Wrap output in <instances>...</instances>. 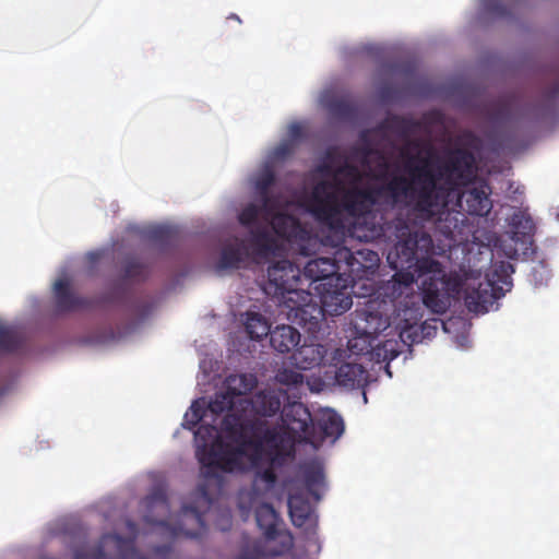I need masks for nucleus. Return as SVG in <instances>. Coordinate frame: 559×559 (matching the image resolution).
I'll return each instance as SVG.
<instances>
[{"instance_id": "1", "label": "nucleus", "mask_w": 559, "mask_h": 559, "mask_svg": "<svg viewBox=\"0 0 559 559\" xmlns=\"http://www.w3.org/2000/svg\"><path fill=\"white\" fill-rule=\"evenodd\" d=\"M224 437L217 435L212 425H201L194 431L195 455L202 465L204 478L197 488L199 498L209 508L213 497L209 491L211 483L222 486L218 471L233 473L258 467L266 452L281 449L283 436L277 428L266 423L243 419L235 414L225 415L222 421Z\"/></svg>"}, {"instance_id": "2", "label": "nucleus", "mask_w": 559, "mask_h": 559, "mask_svg": "<svg viewBox=\"0 0 559 559\" xmlns=\"http://www.w3.org/2000/svg\"><path fill=\"white\" fill-rule=\"evenodd\" d=\"M423 301L435 313H443L450 305V298L464 293V304L471 312L484 313L489 310L497 299L504 295V288L510 289L509 272H514L513 265L502 262L491 276L485 278H466L459 275H447L443 265L437 261L436 266L421 270Z\"/></svg>"}, {"instance_id": "3", "label": "nucleus", "mask_w": 559, "mask_h": 559, "mask_svg": "<svg viewBox=\"0 0 559 559\" xmlns=\"http://www.w3.org/2000/svg\"><path fill=\"white\" fill-rule=\"evenodd\" d=\"M331 187L330 181H320L313 188L309 211L316 221L334 233L338 241L344 240L356 222L362 221L369 234V228L376 223L372 207L385 203L382 186L342 189L340 199L336 191H329Z\"/></svg>"}, {"instance_id": "4", "label": "nucleus", "mask_w": 559, "mask_h": 559, "mask_svg": "<svg viewBox=\"0 0 559 559\" xmlns=\"http://www.w3.org/2000/svg\"><path fill=\"white\" fill-rule=\"evenodd\" d=\"M416 158L421 165L416 169L417 175L426 183L421 189V202L425 205L433 204L436 213L443 204V188L440 183L448 190H456L476 178V159L466 148H450L442 155L430 148L425 155L417 154Z\"/></svg>"}, {"instance_id": "5", "label": "nucleus", "mask_w": 559, "mask_h": 559, "mask_svg": "<svg viewBox=\"0 0 559 559\" xmlns=\"http://www.w3.org/2000/svg\"><path fill=\"white\" fill-rule=\"evenodd\" d=\"M381 221L373 223L365 237L394 243L386 257L392 269L417 266V270H427L437 265V260L431 258L435 245L428 233L413 228L402 214L392 219L381 216Z\"/></svg>"}, {"instance_id": "6", "label": "nucleus", "mask_w": 559, "mask_h": 559, "mask_svg": "<svg viewBox=\"0 0 559 559\" xmlns=\"http://www.w3.org/2000/svg\"><path fill=\"white\" fill-rule=\"evenodd\" d=\"M299 266L288 260H280L267 269V281L263 285L264 293L275 299L280 306L294 312L296 319L305 320L309 312L311 292L304 289Z\"/></svg>"}, {"instance_id": "7", "label": "nucleus", "mask_w": 559, "mask_h": 559, "mask_svg": "<svg viewBox=\"0 0 559 559\" xmlns=\"http://www.w3.org/2000/svg\"><path fill=\"white\" fill-rule=\"evenodd\" d=\"M420 162H417L416 155L407 157L404 168L406 176H393L388 182L382 183V190L385 197V203L395 205L402 198L407 200V204L412 205L414 211L421 217L431 218L436 213L433 204L425 205L421 201V189L425 181L418 177L415 169L420 168Z\"/></svg>"}, {"instance_id": "8", "label": "nucleus", "mask_w": 559, "mask_h": 559, "mask_svg": "<svg viewBox=\"0 0 559 559\" xmlns=\"http://www.w3.org/2000/svg\"><path fill=\"white\" fill-rule=\"evenodd\" d=\"M126 524L131 537L123 538L118 534H104L95 547L81 546L76 548L73 559H146L136 551L134 546L138 535L136 525L131 520H128Z\"/></svg>"}, {"instance_id": "9", "label": "nucleus", "mask_w": 559, "mask_h": 559, "mask_svg": "<svg viewBox=\"0 0 559 559\" xmlns=\"http://www.w3.org/2000/svg\"><path fill=\"white\" fill-rule=\"evenodd\" d=\"M333 236L335 238L334 247L336 248L333 258H316L308 261L304 267L305 280L310 281V285L319 283L313 287L314 290L330 285L331 282L343 281L345 275L343 264L353 265V261L356 259L348 248L338 247L343 240L338 241L334 233Z\"/></svg>"}, {"instance_id": "10", "label": "nucleus", "mask_w": 559, "mask_h": 559, "mask_svg": "<svg viewBox=\"0 0 559 559\" xmlns=\"http://www.w3.org/2000/svg\"><path fill=\"white\" fill-rule=\"evenodd\" d=\"M319 295V304L313 301V295L311 294V301L309 304L308 313L305 320H318L320 316H340L346 312L353 305L350 292L348 290V277L343 276V281L331 282L330 285H325L316 290Z\"/></svg>"}, {"instance_id": "11", "label": "nucleus", "mask_w": 559, "mask_h": 559, "mask_svg": "<svg viewBox=\"0 0 559 559\" xmlns=\"http://www.w3.org/2000/svg\"><path fill=\"white\" fill-rule=\"evenodd\" d=\"M354 337L348 341V348L355 354L369 352L377 336L386 330L389 320L378 311L360 309L355 311L352 320Z\"/></svg>"}, {"instance_id": "12", "label": "nucleus", "mask_w": 559, "mask_h": 559, "mask_svg": "<svg viewBox=\"0 0 559 559\" xmlns=\"http://www.w3.org/2000/svg\"><path fill=\"white\" fill-rule=\"evenodd\" d=\"M457 194V206L469 215L486 216L492 209L491 187L484 179H473Z\"/></svg>"}, {"instance_id": "13", "label": "nucleus", "mask_w": 559, "mask_h": 559, "mask_svg": "<svg viewBox=\"0 0 559 559\" xmlns=\"http://www.w3.org/2000/svg\"><path fill=\"white\" fill-rule=\"evenodd\" d=\"M249 259L250 250L246 240L234 237L223 245L219 259L216 263V270H237L249 261Z\"/></svg>"}, {"instance_id": "14", "label": "nucleus", "mask_w": 559, "mask_h": 559, "mask_svg": "<svg viewBox=\"0 0 559 559\" xmlns=\"http://www.w3.org/2000/svg\"><path fill=\"white\" fill-rule=\"evenodd\" d=\"M175 537L186 536L189 538H199L205 531L203 513L194 506H182L180 512V523L170 528Z\"/></svg>"}, {"instance_id": "15", "label": "nucleus", "mask_w": 559, "mask_h": 559, "mask_svg": "<svg viewBox=\"0 0 559 559\" xmlns=\"http://www.w3.org/2000/svg\"><path fill=\"white\" fill-rule=\"evenodd\" d=\"M255 521L265 537L262 543L267 546H280L281 536L290 535L277 528L278 515L270 503H262L255 509Z\"/></svg>"}, {"instance_id": "16", "label": "nucleus", "mask_w": 559, "mask_h": 559, "mask_svg": "<svg viewBox=\"0 0 559 559\" xmlns=\"http://www.w3.org/2000/svg\"><path fill=\"white\" fill-rule=\"evenodd\" d=\"M242 412L251 406L252 411L263 417H272L277 414L282 406V393L275 390H263L257 392L250 400H243Z\"/></svg>"}, {"instance_id": "17", "label": "nucleus", "mask_w": 559, "mask_h": 559, "mask_svg": "<svg viewBox=\"0 0 559 559\" xmlns=\"http://www.w3.org/2000/svg\"><path fill=\"white\" fill-rule=\"evenodd\" d=\"M144 506L150 512H157L158 518L151 514L145 515V521L150 524L169 527L170 506L167 499L166 490L162 487L155 488L145 499Z\"/></svg>"}, {"instance_id": "18", "label": "nucleus", "mask_w": 559, "mask_h": 559, "mask_svg": "<svg viewBox=\"0 0 559 559\" xmlns=\"http://www.w3.org/2000/svg\"><path fill=\"white\" fill-rule=\"evenodd\" d=\"M56 306L59 311L70 312L91 308L93 300L75 295L67 280H58L55 284Z\"/></svg>"}, {"instance_id": "19", "label": "nucleus", "mask_w": 559, "mask_h": 559, "mask_svg": "<svg viewBox=\"0 0 559 559\" xmlns=\"http://www.w3.org/2000/svg\"><path fill=\"white\" fill-rule=\"evenodd\" d=\"M283 424L296 435L307 433L312 421L308 408L298 402L284 406L282 412Z\"/></svg>"}, {"instance_id": "20", "label": "nucleus", "mask_w": 559, "mask_h": 559, "mask_svg": "<svg viewBox=\"0 0 559 559\" xmlns=\"http://www.w3.org/2000/svg\"><path fill=\"white\" fill-rule=\"evenodd\" d=\"M293 544L292 535H282L280 546H267L262 540H258L254 542L251 550L242 551L237 559H261L283 556L292 549Z\"/></svg>"}, {"instance_id": "21", "label": "nucleus", "mask_w": 559, "mask_h": 559, "mask_svg": "<svg viewBox=\"0 0 559 559\" xmlns=\"http://www.w3.org/2000/svg\"><path fill=\"white\" fill-rule=\"evenodd\" d=\"M368 371L356 362L342 364L335 373L338 385L347 389L362 388L367 383Z\"/></svg>"}, {"instance_id": "22", "label": "nucleus", "mask_w": 559, "mask_h": 559, "mask_svg": "<svg viewBox=\"0 0 559 559\" xmlns=\"http://www.w3.org/2000/svg\"><path fill=\"white\" fill-rule=\"evenodd\" d=\"M290 359L293 364L302 370L311 369L319 366L325 354V349L320 344H304L300 347H295Z\"/></svg>"}, {"instance_id": "23", "label": "nucleus", "mask_w": 559, "mask_h": 559, "mask_svg": "<svg viewBox=\"0 0 559 559\" xmlns=\"http://www.w3.org/2000/svg\"><path fill=\"white\" fill-rule=\"evenodd\" d=\"M224 385L225 391L238 402L242 409L243 400H248L245 396L257 385V379L253 374H230L225 379Z\"/></svg>"}, {"instance_id": "24", "label": "nucleus", "mask_w": 559, "mask_h": 559, "mask_svg": "<svg viewBox=\"0 0 559 559\" xmlns=\"http://www.w3.org/2000/svg\"><path fill=\"white\" fill-rule=\"evenodd\" d=\"M300 342V333L292 325H278L270 332L271 346L278 353H289Z\"/></svg>"}, {"instance_id": "25", "label": "nucleus", "mask_w": 559, "mask_h": 559, "mask_svg": "<svg viewBox=\"0 0 559 559\" xmlns=\"http://www.w3.org/2000/svg\"><path fill=\"white\" fill-rule=\"evenodd\" d=\"M288 509L293 524L297 527L306 525L313 513V508L310 501L301 491H296L289 495Z\"/></svg>"}, {"instance_id": "26", "label": "nucleus", "mask_w": 559, "mask_h": 559, "mask_svg": "<svg viewBox=\"0 0 559 559\" xmlns=\"http://www.w3.org/2000/svg\"><path fill=\"white\" fill-rule=\"evenodd\" d=\"M318 428L325 439L335 441L344 432V421L335 411L326 409L318 418Z\"/></svg>"}, {"instance_id": "27", "label": "nucleus", "mask_w": 559, "mask_h": 559, "mask_svg": "<svg viewBox=\"0 0 559 559\" xmlns=\"http://www.w3.org/2000/svg\"><path fill=\"white\" fill-rule=\"evenodd\" d=\"M324 105L329 112L336 119L349 120L356 116L357 106L348 96L326 97Z\"/></svg>"}, {"instance_id": "28", "label": "nucleus", "mask_w": 559, "mask_h": 559, "mask_svg": "<svg viewBox=\"0 0 559 559\" xmlns=\"http://www.w3.org/2000/svg\"><path fill=\"white\" fill-rule=\"evenodd\" d=\"M511 226L516 239L521 238L523 243L532 245L535 224L528 214L522 211L515 212L511 218Z\"/></svg>"}, {"instance_id": "29", "label": "nucleus", "mask_w": 559, "mask_h": 559, "mask_svg": "<svg viewBox=\"0 0 559 559\" xmlns=\"http://www.w3.org/2000/svg\"><path fill=\"white\" fill-rule=\"evenodd\" d=\"M353 255L356 258L353 261V265L343 264V272L346 275L347 273H360L367 269H371L377 266L380 259L377 252L369 249H360L356 252H353Z\"/></svg>"}, {"instance_id": "30", "label": "nucleus", "mask_w": 559, "mask_h": 559, "mask_svg": "<svg viewBox=\"0 0 559 559\" xmlns=\"http://www.w3.org/2000/svg\"><path fill=\"white\" fill-rule=\"evenodd\" d=\"M209 409L215 415H221L227 412L226 415L235 414L236 416H241L246 419L241 414L242 411L238 402L226 391L215 394L214 399L209 403Z\"/></svg>"}, {"instance_id": "31", "label": "nucleus", "mask_w": 559, "mask_h": 559, "mask_svg": "<svg viewBox=\"0 0 559 559\" xmlns=\"http://www.w3.org/2000/svg\"><path fill=\"white\" fill-rule=\"evenodd\" d=\"M305 486L309 495L316 501L321 499L320 488L324 485V474L321 467L317 465H307L304 469Z\"/></svg>"}, {"instance_id": "32", "label": "nucleus", "mask_w": 559, "mask_h": 559, "mask_svg": "<svg viewBox=\"0 0 559 559\" xmlns=\"http://www.w3.org/2000/svg\"><path fill=\"white\" fill-rule=\"evenodd\" d=\"M23 345V334L15 328L0 323V349L7 353L17 352Z\"/></svg>"}, {"instance_id": "33", "label": "nucleus", "mask_w": 559, "mask_h": 559, "mask_svg": "<svg viewBox=\"0 0 559 559\" xmlns=\"http://www.w3.org/2000/svg\"><path fill=\"white\" fill-rule=\"evenodd\" d=\"M246 332L252 340H261L271 332L267 320L258 312H248L245 322Z\"/></svg>"}, {"instance_id": "34", "label": "nucleus", "mask_w": 559, "mask_h": 559, "mask_svg": "<svg viewBox=\"0 0 559 559\" xmlns=\"http://www.w3.org/2000/svg\"><path fill=\"white\" fill-rule=\"evenodd\" d=\"M437 326L431 325L427 322H424L421 325H408L405 326L401 333L400 337L403 343L407 345H412L414 343H419L423 338L430 336L432 333H436Z\"/></svg>"}, {"instance_id": "35", "label": "nucleus", "mask_w": 559, "mask_h": 559, "mask_svg": "<svg viewBox=\"0 0 559 559\" xmlns=\"http://www.w3.org/2000/svg\"><path fill=\"white\" fill-rule=\"evenodd\" d=\"M340 176H343L353 182H358L361 179V173L359 168L354 164L345 162L341 166L336 167L334 171V182H331L332 187L329 189V191H334L333 189H335L336 191L340 192L341 195L342 189L345 188L342 187L341 183L337 181V177Z\"/></svg>"}, {"instance_id": "36", "label": "nucleus", "mask_w": 559, "mask_h": 559, "mask_svg": "<svg viewBox=\"0 0 559 559\" xmlns=\"http://www.w3.org/2000/svg\"><path fill=\"white\" fill-rule=\"evenodd\" d=\"M275 182V175L271 168H265L255 180V189L261 197L262 206L266 209L270 205L271 199L269 195L270 188Z\"/></svg>"}, {"instance_id": "37", "label": "nucleus", "mask_w": 559, "mask_h": 559, "mask_svg": "<svg viewBox=\"0 0 559 559\" xmlns=\"http://www.w3.org/2000/svg\"><path fill=\"white\" fill-rule=\"evenodd\" d=\"M359 152H360V154L362 156L361 163L364 165L368 164L370 156L376 155L377 159H378L377 168H376V177L377 178H384L386 176L388 170H389V162H388V159L385 158V156L381 152L372 148L368 144L362 145L359 148Z\"/></svg>"}, {"instance_id": "38", "label": "nucleus", "mask_w": 559, "mask_h": 559, "mask_svg": "<svg viewBox=\"0 0 559 559\" xmlns=\"http://www.w3.org/2000/svg\"><path fill=\"white\" fill-rule=\"evenodd\" d=\"M275 380L282 385L297 388L302 384L304 376L298 370L284 367L277 370Z\"/></svg>"}, {"instance_id": "39", "label": "nucleus", "mask_w": 559, "mask_h": 559, "mask_svg": "<svg viewBox=\"0 0 559 559\" xmlns=\"http://www.w3.org/2000/svg\"><path fill=\"white\" fill-rule=\"evenodd\" d=\"M147 276L146 266L138 260H129L123 267V278L131 281H144Z\"/></svg>"}, {"instance_id": "40", "label": "nucleus", "mask_w": 559, "mask_h": 559, "mask_svg": "<svg viewBox=\"0 0 559 559\" xmlns=\"http://www.w3.org/2000/svg\"><path fill=\"white\" fill-rule=\"evenodd\" d=\"M394 270L396 271L393 275L394 281L405 287L415 283L417 278L424 277V272L417 270V266Z\"/></svg>"}, {"instance_id": "41", "label": "nucleus", "mask_w": 559, "mask_h": 559, "mask_svg": "<svg viewBox=\"0 0 559 559\" xmlns=\"http://www.w3.org/2000/svg\"><path fill=\"white\" fill-rule=\"evenodd\" d=\"M204 414L203 405L198 401L193 402L185 415L183 426L188 429H193L203 419Z\"/></svg>"}, {"instance_id": "42", "label": "nucleus", "mask_w": 559, "mask_h": 559, "mask_svg": "<svg viewBox=\"0 0 559 559\" xmlns=\"http://www.w3.org/2000/svg\"><path fill=\"white\" fill-rule=\"evenodd\" d=\"M386 124L391 130L402 135H407L412 132L413 128L416 126V122L407 118L394 116L386 121Z\"/></svg>"}, {"instance_id": "43", "label": "nucleus", "mask_w": 559, "mask_h": 559, "mask_svg": "<svg viewBox=\"0 0 559 559\" xmlns=\"http://www.w3.org/2000/svg\"><path fill=\"white\" fill-rule=\"evenodd\" d=\"M261 207L250 203L239 213L238 219L239 223L246 227L253 226L260 215Z\"/></svg>"}, {"instance_id": "44", "label": "nucleus", "mask_w": 559, "mask_h": 559, "mask_svg": "<svg viewBox=\"0 0 559 559\" xmlns=\"http://www.w3.org/2000/svg\"><path fill=\"white\" fill-rule=\"evenodd\" d=\"M150 234L154 240L163 243H169L174 240L176 230L170 226H157L154 227Z\"/></svg>"}, {"instance_id": "45", "label": "nucleus", "mask_w": 559, "mask_h": 559, "mask_svg": "<svg viewBox=\"0 0 559 559\" xmlns=\"http://www.w3.org/2000/svg\"><path fill=\"white\" fill-rule=\"evenodd\" d=\"M486 11L493 15L503 17L509 14V10L502 0H483Z\"/></svg>"}, {"instance_id": "46", "label": "nucleus", "mask_w": 559, "mask_h": 559, "mask_svg": "<svg viewBox=\"0 0 559 559\" xmlns=\"http://www.w3.org/2000/svg\"><path fill=\"white\" fill-rule=\"evenodd\" d=\"M121 294L122 293L120 292L119 287H115L110 292H107V293L103 294L99 297L98 302L99 304H112V302H116V301L119 300Z\"/></svg>"}, {"instance_id": "47", "label": "nucleus", "mask_w": 559, "mask_h": 559, "mask_svg": "<svg viewBox=\"0 0 559 559\" xmlns=\"http://www.w3.org/2000/svg\"><path fill=\"white\" fill-rule=\"evenodd\" d=\"M258 477L267 485H274L276 481V475L272 467L258 472Z\"/></svg>"}, {"instance_id": "48", "label": "nucleus", "mask_w": 559, "mask_h": 559, "mask_svg": "<svg viewBox=\"0 0 559 559\" xmlns=\"http://www.w3.org/2000/svg\"><path fill=\"white\" fill-rule=\"evenodd\" d=\"M271 240L270 235L266 230L252 231V241L257 246H264Z\"/></svg>"}, {"instance_id": "49", "label": "nucleus", "mask_w": 559, "mask_h": 559, "mask_svg": "<svg viewBox=\"0 0 559 559\" xmlns=\"http://www.w3.org/2000/svg\"><path fill=\"white\" fill-rule=\"evenodd\" d=\"M292 152H293L292 145L288 143H283L275 148L274 154L278 158H285L286 156L290 155Z\"/></svg>"}, {"instance_id": "50", "label": "nucleus", "mask_w": 559, "mask_h": 559, "mask_svg": "<svg viewBox=\"0 0 559 559\" xmlns=\"http://www.w3.org/2000/svg\"><path fill=\"white\" fill-rule=\"evenodd\" d=\"M290 219L288 216H284V215H277L275 218H274V228L276 230V233L281 236H285V233L281 230V223H284L285 221H288Z\"/></svg>"}, {"instance_id": "51", "label": "nucleus", "mask_w": 559, "mask_h": 559, "mask_svg": "<svg viewBox=\"0 0 559 559\" xmlns=\"http://www.w3.org/2000/svg\"><path fill=\"white\" fill-rule=\"evenodd\" d=\"M319 170L324 174V175H328V176H333L334 177V171H335V168L329 164V163H324L322 164L320 167H319Z\"/></svg>"}, {"instance_id": "52", "label": "nucleus", "mask_w": 559, "mask_h": 559, "mask_svg": "<svg viewBox=\"0 0 559 559\" xmlns=\"http://www.w3.org/2000/svg\"><path fill=\"white\" fill-rule=\"evenodd\" d=\"M301 127L299 124H292L289 128V133L293 138H299L301 135Z\"/></svg>"}, {"instance_id": "53", "label": "nucleus", "mask_w": 559, "mask_h": 559, "mask_svg": "<svg viewBox=\"0 0 559 559\" xmlns=\"http://www.w3.org/2000/svg\"><path fill=\"white\" fill-rule=\"evenodd\" d=\"M156 554L162 557H166L170 554V547L169 546H159L155 549Z\"/></svg>"}, {"instance_id": "54", "label": "nucleus", "mask_w": 559, "mask_h": 559, "mask_svg": "<svg viewBox=\"0 0 559 559\" xmlns=\"http://www.w3.org/2000/svg\"><path fill=\"white\" fill-rule=\"evenodd\" d=\"M300 253H301L302 255H306V257H308V255H310V254H311L310 250H309V249H308V247H307V246H305V245H301V246H300Z\"/></svg>"}, {"instance_id": "55", "label": "nucleus", "mask_w": 559, "mask_h": 559, "mask_svg": "<svg viewBox=\"0 0 559 559\" xmlns=\"http://www.w3.org/2000/svg\"><path fill=\"white\" fill-rule=\"evenodd\" d=\"M308 243H309V245H312L313 247H316V246L318 245V241H317L316 239H311V238H309V239H308Z\"/></svg>"}, {"instance_id": "56", "label": "nucleus", "mask_w": 559, "mask_h": 559, "mask_svg": "<svg viewBox=\"0 0 559 559\" xmlns=\"http://www.w3.org/2000/svg\"><path fill=\"white\" fill-rule=\"evenodd\" d=\"M228 19H234V20H236L238 23H241V20H240L236 14H231Z\"/></svg>"}]
</instances>
